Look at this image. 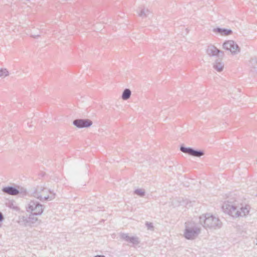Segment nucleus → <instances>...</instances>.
<instances>
[{
	"mask_svg": "<svg viewBox=\"0 0 257 257\" xmlns=\"http://www.w3.org/2000/svg\"><path fill=\"white\" fill-rule=\"evenodd\" d=\"M192 156L196 157H200L204 155V151L201 150H195L193 149Z\"/></svg>",
	"mask_w": 257,
	"mask_h": 257,
	"instance_id": "18",
	"label": "nucleus"
},
{
	"mask_svg": "<svg viewBox=\"0 0 257 257\" xmlns=\"http://www.w3.org/2000/svg\"><path fill=\"white\" fill-rule=\"evenodd\" d=\"M8 206L11 208H13L14 209L17 210V207L14 205L13 203H9Z\"/></svg>",
	"mask_w": 257,
	"mask_h": 257,
	"instance_id": "27",
	"label": "nucleus"
},
{
	"mask_svg": "<svg viewBox=\"0 0 257 257\" xmlns=\"http://www.w3.org/2000/svg\"><path fill=\"white\" fill-rule=\"evenodd\" d=\"M43 191V187L42 186H37L31 193V195L40 200H42V196L41 195L42 194Z\"/></svg>",
	"mask_w": 257,
	"mask_h": 257,
	"instance_id": "14",
	"label": "nucleus"
},
{
	"mask_svg": "<svg viewBox=\"0 0 257 257\" xmlns=\"http://www.w3.org/2000/svg\"><path fill=\"white\" fill-rule=\"evenodd\" d=\"M94 257H105V256L103 255H96L94 256Z\"/></svg>",
	"mask_w": 257,
	"mask_h": 257,
	"instance_id": "28",
	"label": "nucleus"
},
{
	"mask_svg": "<svg viewBox=\"0 0 257 257\" xmlns=\"http://www.w3.org/2000/svg\"><path fill=\"white\" fill-rule=\"evenodd\" d=\"M222 209L224 212L228 214L233 217H237L240 215L239 207L234 204H230L229 202L224 203L222 205Z\"/></svg>",
	"mask_w": 257,
	"mask_h": 257,
	"instance_id": "5",
	"label": "nucleus"
},
{
	"mask_svg": "<svg viewBox=\"0 0 257 257\" xmlns=\"http://www.w3.org/2000/svg\"><path fill=\"white\" fill-rule=\"evenodd\" d=\"M213 32L220 34L222 36H228L232 33L230 29L225 28H216L213 29Z\"/></svg>",
	"mask_w": 257,
	"mask_h": 257,
	"instance_id": "13",
	"label": "nucleus"
},
{
	"mask_svg": "<svg viewBox=\"0 0 257 257\" xmlns=\"http://www.w3.org/2000/svg\"><path fill=\"white\" fill-rule=\"evenodd\" d=\"M41 195L42 196L41 201H42L52 200L55 197V194L54 193L44 187H43L42 194Z\"/></svg>",
	"mask_w": 257,
	"mask_h": 257,
	"instance_id": "10",
	"label": "nucleus"
},
{
	"mask_svg": "<svg viewBox=\"0 0 257 257\" xmlns=\"http://www.w3.org/2000/svg\"><path fill=\"white\" fill-rule=\"evenodd\" d=\"M180 151L185 154H187L190 156H192L193 148L191 147H186L184 146L180 147Z\"/></svg>",
	"mask_w": 257,
	"mask_h": 257,
	"instance_id": "17",
	"label": "nucleus"
},
{
	"mask_svg": "<svg viewBox=\"0 0 257 257\" xmlns=\"http://www.w3.org/2000/svg\"><path fill=\"white\" fill-rule=\"evenodd\" d=\"M2 191L5 194L11 195L21 194L22 196H24L27 194L26 189L20 186H17V187L13 186L4 187L2 188Z\"/></svg>",
	"mask_w": 257,
	"mask_h": 257,
	"instance_id": "4",
	"label": "nucleus"
},
{
	"mask_svg": "<svg viewBox=\"0 0 257 257\" xmlns=\"http://www.w3.org/2000/svg\"><path fill=\"white\" fill-rule=\"evenodd\" d=\"M10 73L7 68H0V78H5L9 76Z\"/></svg>",
	"mask_w": 257,
	"mask_h": 257,
	"instance_id": "19",
	"label": "nucleus"
},
{
	"mask_svg": "<svg viewBox=\"0 0 257 257\" xmlns=\"http://www.w3.org/2000/svg\"><path fill=\"white\" fill-rule=\"evenodd\" d=\"M206 54L210 57L223 58L224 56L223 51L218 49L213 45H209L206 49Z\"/></svg>",
	"mask_w": 257,
	"mask_h": 257,
	"instance_id": "7",
	"label": "nucleus"
},
{
	"mask_svg": "<svg viewBox=\"0 0 257 257\" xmlns=\"http://www.w3.org/2000/svg\"><path fill=\"white\" fill-rule=\"evenodd\" d=\"M127 242L133 245H138L140 243L139 238L137 236H131Z\"/></svg>",
	"mask_w": 257,
	"mask_h": 257,
	"instance_id": "21",
	"label": "nucleus"
},
{
	"mask_svg": "<svg viewBox=\"0 0 257 257\" xmlns=\"http://www.w3.org/2000/svg\"><path fill=\"white\" fill-rule=\"evenodd\" d=\"M146 227L148 230H153L154 226L152 223L147 221L145 223Z\"/></svg>",
	"mask_w": 257,
	"mask_h": 257,
	"instance_id": "24",
	"label": "nucleus"
},
{
	"mask_svg": "<svg viewBox=\"0 0 257 257\" xmlns=\"http://www.w3.org/2000/svg\"><path fill=\"white\" fill-rule=\"evenodd\" d=\"M38 215L31 213L29 216H23L21 221L23 222L25 226H30L38 221V219L37 217Z\"/></svg>",
	"mask_w": 257,
	"mask_h": 257,
	"instance_id": "9",
	"label": "nucleus"
},
{
	"mask_svg": "<svg viewBox=\"0 0 257 257\" xmlns=\"http://www.w3.org/2000/svg\"><path fill=\"white\" fill-rule=\"evenodd\" d=\"M5 217L3 213L0 211V227L2 226L1 223L4 220Z\"/></svg>",
	"mask_w": 257,
	"mask_h": 257,
	"instance_id": "25",
	"label": "nucleus"
},
{
	"mask_svg": "<svg viewBox=\"0 0 257 257\" xmlns=\"http://www.w3.org/2000/svg\"><path fill=\"white\" fill-rule=\"evenodd\" d=\"M73 124L79 128L88 127L92 124V121L88 119H76L73 121Z\"/></svg>",
	"mask_w": 257,
	"mask_h": 257,
	"instance_id": "8",
	"label": "nucleus"
},
{
	"mask_svg": "<svg viewBox=\"0 0 257 257\" xmlns=\"http://www.w3.org/2000/svg\"><path fill=\"white\" fill-rule=\"evenodd\" d=\"M44 206L39 202L31 200L26 207L27 211L34 215H41L44 211Z\"/></svg>",
	"mask_w": 257,
	"mask_h": 257,
	"instance_id": "3",
	"label": "nucleus"
},
{
	"mask_svg": "<svg viewBox=\"0 0 257 257\" xmlns=\"http://www.w3.org/2000/svg\"><path fill=\"white\" fill-rule=\"evenodd\" d=\"M250 74L254 76H257V58L251 59L249 63Z\"/></svg>",
	"mask_w": 257,
	"mask_h": 257,
	"instance_id": "11",
	"label": "nucleus"
},
{
	"mask_svg": "<svg viewBox=\"0 0 257 257\" xmlns=\"http://www.w3.org/2000/svg\"><path fill=\"white\" fill-rule=\"evenodd\" d=\"M256 195H257V194H256Z\"/></svg>",
	"mask_w": 257,
	"mask_h": 257,
	"instance_id": "29",
	"label": "nucleus"
},
{
	"mask_svg": "<svg viewBox=\"0 0 257 257\" xmlns=\"http://www.w3.org/2000/svg\"><path fill=\"white\" fill-rule=\"evenodd\" d=\"M31 37L33 38L36 39L40 37V34L36 33L32 34H31Z\"/></svg>",
	"mask_w": 257,
	"mask_h": 257,
	"instance_id": "26",
	"label": "nucleus"
},
{
	"mask_svg": "<svg viewBox=\"0 0 257 257\" xmlns=\"http://www.w3.org/2000/svg\"><path fill=\"white\" fill-rule=\"evenodd\" d=\"M150 13V12L148 9H143L141 10L140 12L139 13V15L142 18H144L147 17Z\"/></svg>",
	"mask_w": 257,
	"mask_h": 257,
	"instance_id": "20",
	"label": "nucleus"
},
{
	"mask_svg": "<svg viewBox=\"0 0 257 257\" xmlns=\"http://www.w3.org/2000/svg\"><path fill=\"white\" fill-rule=\"evenodd\" d=\"M132 92L131 90L128 88H125L122 92L121 95V98L124 100H127L128 99L131 95Z\"/></svg>",
	"mask_w": 257,
	"mask_h": 257,
	"instance_id": "16",
	"label": "nucleus"
},
{
	"mask_svg": "<svg viewBox=\"0 0 257 257\" xmlns=\"http://www.w3.org/2000/svg\"><path fill=\"white\" fill-rule=\"evenodd\" d=\"M199 222L206 229H217L221 227L220 219L209 213L202 214L199 217Z\"/></svg>",
	"mask_w": 257,
	"mask_h": 257,
	"instance_id": "1",
	"label": "nucleus"
},
{
	"mask_svg": "<svg viewBox=\"0 0 257 257\" xmlns=\"http://www.w3.org/2000/svg\"><path fill=\"white\" fill-rule=\"evenodd\" d=\"M250 207L248 205H245L244 207L241 206L239 207V216H244L246 215L249 211Z\"/></svg>",
	"mask_w": 257,
	"mask_h": 257,
	"instance_id": "15",
	"label": "nucleus"
},
{
	"mask_svg": "<svg viewBox=\"0 0 257 257\" xmlns=\"http://www.w3.org/2000/svg\"><path fill=\"white\" fill-rule=\"evenodd\" d=\"M200 226L194 222L185 223V229L184 232V237L188 240H193L197 237L201 233Z\"/></svg>",
	"mask_w": 257,
	"mask_h": 257,
	"instance_id": "2",
	"label": "nucleus"
},
{
	"mask_svg": "<svg viewBox=\"0 0 257 257\" xmlns=\"http://www.w3.org/2000/svg\"><path fill=\"white\" fill-rule=\"evenodd\" d=\"M120 237L122 239L127 242L131 236H130L127 233H121L120 234Z\"/></svg>",
	"mask_w": 257,
	"mask_h": 257,
	"instance_id": "23",
	"label": "nucleus"
},
{
	"mask_svg": "<svg viewBox=\"0 0 257 257\" xmlns=\"http://www.w3.org/2000/svg\"><path fill=\"white\" fill-rule=\"evenodd\" d=\"M222 47L224 49L229 51L233 55L240 52V48L238 45L233 40L225 41L223 43Z\"/></svg>",
	"mask_w": 257,
	"mask_h": 257,
	"instance_id": "6",
	"label": "nucleus"
},
{
	"mask_svg": "<svg viewBox=\"0 0 257 257\" xmlns=\"http://www.w3.org/2000/svg\"><path fill=\"white\" fill-rule=\"evenodd\" d=\"M134 193L140 197H144L145 195V191L141 189H136Z\"/></svg>",
	"mask_w": 257,
	"mask_h": 257,
	"instance_id": "22",
	"label": "nucleus"
},
{
	"mask_svg": "<svg viewBox=\"0 0 257 257\" xmlns=\"http://www.w3.org/2000/svg\"><path fill=\"white\" fill-rule=\"evenodd\" d=\"M224 65L222 62V58L216 59L213 63V68L218 72H222L224 69Z\"/></svg>",
	"mask_w": 257,
	"mask_h": 257,
	"instance_id": "12",
	"label": "nucleus"
}]
</instances>
